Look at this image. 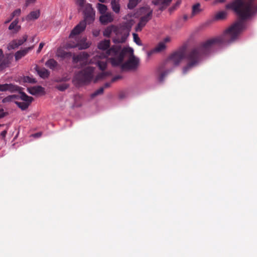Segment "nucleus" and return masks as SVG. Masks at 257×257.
<instances>
[{"label": "nucleus", "instance_id": "nucleus-1", "mask_svg": "<svg viewBox=\"0 0 257 257\" xmlns=\"http://www.w3.org/2000/svg\"><path fill=\"white\" fill-rule=\"evenodd\" d=\"M107 54L108 56H114L111 59V63L114 66L121 64L124 58L128 56L129 57L128 60L121 66L122 70H135L139 66L140 60L134 55V50L132 48L121 49L119 45L114 46L107 51Z\"/></svg>", "mask_w": 257, "mask_h": 257}, {"label": "nucleus", "instance_id": "nucleus-2", "mask_svg": "<svg viewBox=\"0 0 257 257\" xmlns=\"http://www.w3.org/2000/svg\"><path fill=\"white\" fill-rule=\"evenodd\" d=\"M131 27L127 24L117 28L113 25L108 27L103 32V35L109 37L111 33L115 34V37L113 38V42L115 44L124 43L129 36Z\"/></svg>", "mask_w": 257, "mask_h": 257}, {"label": "nucleus", "instance_id": "nucleus-3", "mask_svg": "<svg viewBox=\"0 0 257 257\" xmlns=\"http://www.w3.org/2000/svg\"><path fill=\"white\" fill-rule=\"evenodd\" d=\"M94 71V67L87 66L75 74L73 81L77 84L88 83L91 81L93 77Z\"/></svg>", "mask_w": 257, "mask_h": 257}, {"label": "nucleus", "instance_id": "nucleus-4", "mask_svg": "<svg viewBox=\"0 0 257 257\" xmlns=\"http://www.w3.org/2000/svg\"><path fill=\"white\" fill-rule=\"evenodd\" d=\"M185 55L184 54V53L182 51H179L176 52L172 54L169 58L165 62L164 65L159 69V71H161L162 69L165 68L166 66L169 65H173L174 66H177L179 65L181 61L185 58Z\"/></svg>", "mask_w": 257, "mask_h": 257}, {"label": "nucleus", "instance_id": "nucleus-5", "mask_svg": "<svg viewBox=\"0 0 257 257\" xmlns=\"http://www.w3.org/2000/svg\"><path fill=\"white\" fill-rule=\"evenodd\" d=\"M88 57V54L85 52H82L78 55H74L72 57L74 67L78 69L82 68L83 64L86 62Z\"/></svg>", "mask_w": 257, "mask_h": 257}, {"label": "nucleus", "instance_id": "nucleus-6", "mask_svg": "<svg viewBox=\"0 0 257 257\" xmlns=\"http://www.w3.org/2000/svg\"><path fill=\"white\" fill-rule=\"evenodd\" d=\"M18 91L20 94V99L25 102L15 101V103L22 110H25L28 108L34 99L32 97L27 95L25 92L21 91V90Z\"/></svg>", "mask_w": 257, "mask_h": 257}, {"label": "nucleus", "instance_id": "nucleus-7", "mask_svg": "<svg viewBox=\"0 0 257 257\" xmlns=\"http://www.w3.org/2000/svg\"><path fill=\"white\" fill-rule=\"evenodd\" d=\"M84 20L86 22V24H90L93 22L95 20V11L92 7V5L90 4L86 5L84 10Z\"/></svg>", "mask_w": 257, "mask_h": 257}, {"label": "nucleus", "instance_id": "nucleus-8", "mask_svg": "<svg viewBox=\"0 0 257 257\" xmlns=\"http://www.w3.org/2000/svg\"><path fill=\"white\" fill-rule=\"evenodd\" d=\"M4 58V55L2 49H0V71L3 70L7 67H8L11 63V60L13 59V56L11 54H6V57Z\"/></svg>", "mask_w": 257, "mask_h": 257}, {"label": "nucleus", "instance_id": "nucleus-9", "mask_svg": "<svg viewBox=\"0 0 257 257\" xmlns=\"http://www.w3.org/2000/svg\"><path fill=\"white\" fill-rule=\"evenodd\" d=\"M86 22L84 21H81L71 31L70 34V37H73L74 36L78 35L83 32L86 28Z\"/></svg>", "mask_w": 257, "mask_h": 257}, {"label": "nucleus", "instance_id": "nucleus-10", "mask_svg": "<svg viewBox=\"0 0 257 257\" xmlns=\"http://www.w3.org/2000/svg\"><path fill=\"white\" fill-rule=\"evenodd\" d=\"M22 88L12 84H0V91H10L11 92L20 91Z\"/></svg>", "mask_w": 257, "mask_h": 257}, {"label": "nucleus", "instance_id": "nucleus-11", "mask_svg": "<svg viewBox=\"0 0 257 257\" xmlns=\"http://www.w3.org/2000/svg\"><path fill=\"white\" fill-rule=\"evenodd\" d=\"M172 0H153L152 3L155 6H160L159 10L163 11L170 4Z\"/></svg>", "mask_w": 257, "mask_h": 257}, {"label": "nucleus", "instance_id": "nucleus-12", "mask_svg": "<svg viewBox=\"0 0 257 257\" xmlns=\"http://www.w3.org/2000/svg\"><path fill=\"white\" fill-rule=\"evenodd\" d=\"M113 20V17L110 13H107L102 15L99 17L100 23L103 25H106L109 23H111Z\"/></svg>", "mask_w": 257, "mask_h": 257}, {"label": "nucleus", "instance_id": "nucleus-13", "mask_svg": "<svg viewBox=\"0 0 257 257\" xmlns=\"http://www.w3.org/2000/svg\"><path fill=\"white\" fill-rule=\"evenodd\" d=\"M27 90L31 94L35 95L40 93H44L45 89L41 86H36L28 88Z\"/></svg>", "mask_w": 257, "mask_h": 257}, {"label": "nucleus", "instance_id": "nucleus-14", "mask_svg": "<svg viewBox=\"0 0 257 257\" xmlns=\"http://www.w3.org/2000/svg\"><path fill=\"white\" fill-rule=\"evenodd\" d=\"M86 39L83 38L81 41H80L79 42H78L76 45H71L70 44H69V46L71 48H75L78 47L79 50H84L88 48L90 44L85 42Z\"/></svg>", "mask_w": 257, "mask_h": 257}, {"label": "nucleus", "instance_id": "nucleus-15", "mask_svg": "<svg viewBox=\"0 0 257 257\" xmlns=\"http://www.w3.org/2000/svg\"><path fill=\"white\" fill-rule=\"evenodd\" d=\"M34 47V46L32 47H29L28 48H26L23 50H19L17 51L15 55V59L16 61L19 60L21 58H22L23 57L25 56L29 52V50L32 49Z\"/></svg>", "mask_w": 257, "mask_h": 257}, {"label": "nucleus", "instance_id": "nucleus-16", "mask_svg": "<svg viewBox=\"0 0 257 257\" xmlns=\"http://www.w3.org/2000/svg\"><path fill=\"white\" fill-rule=\"evenodd\" d=\"M38 74L42 78H47L50 75V72L45 68H40L38 66L35 67Z\"/></svg>", "mask_w": 257, "mask_h": 257}, {"label": "nucleus", "instance_id": "nucleus-17", "mask_svg": "<svg viewBox=\"0 0 257 257\" xmlns=\"http://www.w3.org/2000/svg\"><path fill=\"white\" fill-rule=\"evenodd\" d=\"M166 49V45L164 42H160L158 45L152 50L148 53L149 56H151L155 52H160Z\"/></svg>", "mask_w": 257, "mask_h": 257}, {"label": "nucleus", "instance_id": "nucleus-18", "mask_svg": "<svg viewBox=\"0 0 257 257\" xmlns=\"http://www.w3.org/2000/svg\"><path fill=\"white\" fill-rule=\"evenodd\" d=\"M40 16V10H37L35 11L31 12L26 17V20L27 21H30L35 20L39 18Z\"/></svg>", "mask_w": 257, "mask_h": 257}, {"label": "nucleus", "instance_id": "nucleus-19", "mask_svg": "<svg viewBox=\"0 0 257 257\" xmlns=\"http://www.w3.org/2000/svg\"><path fill=\"white\" fill-rule=\"evenodd\" d=\"M111 6L112 11L116 14H118L120 12V5L118 0H111Z\"/></svg>", "mask_w": 257, "mask_h": 257}, {"label": "nucleus", "instance_id": "nucleus-20", "mask_svg": "<svg viewBox=\"0 0 257 257\" xmlns=\"http://www.w3.org/2000/svg\"><path fill=\"white\" fill-rule=\"evenodd\" d=\"M18 23L19 20L18 19L15 20L9 26V29L10 30H14L16 33L18 32L21 29V26L18 25Z\"/></svg>", "mask_w": 257, "mask_h": 257}, {"label": "nucleus", "instance_id": "nucleus-21", "mask_svg": "<svg viewBox=\"0 0 257 257\" xmlns=\"http://www.w3.org/2000/svg\"><path fill=\"white\" fill-rule=\"evenodd\" d=\"M57 55L58 57L62 58H66L71 57L72 54L70 52H67L63 50L59 49L57 51Z\"/></svg>", "mask_w": 257, "mask_h": 257}, {"label": "nucleus", "instance_id": "nucleus-22", "mask_svg": "<svg viewBox=\"0 0 257 257\" xmlns=\"http://www.w3.org/2000/svg\"><path fill=\"white\" fill-rule=\"evenodd\" d=\"M45 65L51 69H54L57 66L58 63L54 59H50L45 63Z\"/></svg>", "mask_w": 257, "mask_h": 257}, {"label": "nucleus", "instance_id": "nucleus-23", "mask_svg": "<svg viewBox=\"0 0 257 257\" xmlns=\"http://www.w3.org/2000/svg\"><path fill=\"white\" fill-rule=\"evenodd\" d=\"M110 45L109 40H104L103 41L100 42L98 45V49L100 50H106L109 47Z\"/></svg>", "mask_w": 257, "mask_h": 257}, {"label": "nucleus", "instance_id": "nucleus-24", "mask_svg": "<svg viewBox=\"0 0 257 257\" xmlns=\"http://www.w3.org/2000/svg\"><path fill=\"white\" fill-rule=\"evenodd\" d=\"M147 9L149 10V12L146 15L142 17L141 18V20L145 23H147V22L151 19L153 14V10H150V8H147Z\"/></svg>", "mask_w": 257, "mask_h": 257}, {"label": "nucleus", "instance_id": "nucleus-25", "mask_svg": "<svg viewBox=\"0 0 257 257\" xmlns=\"http://www.w3.org/2000/svg\"><path fill=\"white\" fill-rule=\"evenodd\" d=\"M97 8L99 12L102 15L105 14L107 10V8L106 6L99 3H98L97 4Z\"/></svg>", "mask_w": 257, "mask_h": 257}, {"label": "nucleus", "instance_id": "nucleus-26", "mask_svg": "<svg viewBox=\"0 0 257 257\" xmlns=\"http://www.w3.org/2000/svg\"><path fill=\"white\" fill-rule=\"evenodd\" d=\"M111 75V73L110 72H101L98 74L95 80V82H96L97 80L100 79H103L106 78V77L110 76Z\"/></svg>", "mask_w": 257, "mask_h": 257}, {"label": "nucleus", "instance_id": "nucleus-27", "mask_svg": "<svg viewBox=\"0 0 257 257\" xmlns=\"http://www.w3.org/2000/svg\"><path fill=\"white\" fill-rule=\"evenodd\" d=\"M142 0H130L127 4V7L129 9H133Z\"/></svg>", "mask_w": 257, "mask_h": 257}, {"label": "nucleus", "instance_id": "nucleus-28", "mask_svg": "<svg viewBox=\"0 0 257 257\" xmlns=\"http://www.w3.org/2000/svg\"><path fill=\"white\" fill-rule=\"evenodd\" d=\"M19 47V46L16 42V40H14L9 43L7 46V49L8 50L10 51L18 48Z\"/></svg>", "mask_w": 257, "mask_h": 257}, {"label": "nucleus", "instance_id": "nucleus-29", "mask_svg": "<svg viewBox=\"0 0 257 257\" xmlns=\"http://www.w3.org/2000/svg\"><path fill=\"white\" fill-rule=\"evenodd\" d=\"M172 69H168L163 72H161L159 77V80L160 82H163L164 80L165 77L170 72H171Z\"/></svg>", "mask_w": 257, "mask_h": 257}, {"label": "nucleus", "instance_id": "nucleus-30", "mask_svg": "<svg viewBox=\"0 0 257 257\" xmlns=\"http://www.w3.org/2000/svg\"><path fill=\"white\" fill-rule=\"evenodd\" d=\"M21 13V10L20 9H18L14 11L13 13L11 14V18H10V20H7L5 22V24L9 23L15 17V16H19L20 15Z\"/></svg>", "mask_w": 257, "mask_h": 257}, {"label": "nucleus", "instance_id": "nucleus-31", "mask_svg": "<svg viewBox=\"0 0 257 257\" xmlns=\"http://www.w3.org/2000/svg\"><path fill=\"white\" fill-rule=\"evenodd\" d=\"M200 5L199 3H197L192 7V16L198 14L200 11Z\"/></svg>", "mask_w": 257, "mask_h": 257}, {"label": "nucleus", "instance_id": "nucleus-32", "mask_svg": "<svg viewBox=\"0 0 257 257\" xmlns=\"http://www.w3.org/2000/svg\"><path fill=\"white\" fill-rule=\"evenodd\" d=\"M227 16V13L225 11H221L217 13L215 16L216 20H223Z\"/></svg>", "mask_w": 257, "mask_h": 257}, {"label": "nucleus", "instance_id": "nucleus-33", "mask_svg": "<svg viewBox=\"0 0 257 257\" xmlns=\"http://www.w3.org/2000/svg\"><path fill=\"white\" fill-rule=\"evenodd\" d=\"M104 91V87H101L97 90L95 91L93 93L91 94V98H94L97 95L103 94Z\"/></svg>", "mask_w": 257, "mask_h": 257}, {"label": "nucleus", "instance_id": "nucleus-34", "mask_svg": "<svg viewBox=\"0 0 257 257\" xmlns=\"http://www.w3.org/2000/svg\"><path fill=\"white\" fill-rule=\"evenodd\" d=\"M69 84L67 83H63L57 85L56 88L60 91H63L69 87Z\"/></svg>", "mask_w": 257, "mask_h": 257}, {"label": "nucleus", "instance_id": "nucleus-35", "mask_svg": "<svg viewBox=\"0 0 257 257\" xmlns=\"http://www.w3.org/2000/svg\"><path fill=\"white\" fill-rule=\"evenodd\" d=\"M146 23L142 21L140 19L139 23L138 24L136 28V31L137 32L141 31L142 30L143 28L146 25Z\"/></svg>", "mask_w": 257, "mask_h": 257}, {"label": "nucleus", "instance_id": "nucleus-36", "mask_svg": "<svg viewBox=\"0 0 257 257\" xmlns=\"http://www.w3.org/2000/svg\"><path fill=\"white\" fill-rule=\"evenodd\" d=\"M98 66L101 70H104L106 67V62L105 61H98L97 63Z\"/></svg>", "mask_w": 257, "mask_h": 257}, {"label": "nucleus", "instance_id": "nucleus-37", "mask_svg": "<svg viewBox=\"0 0 257 257\" xmlns=\"http://www.w3.org/2000/svg\"><path fill=\"white\" fill-rule=\"evenodd\" d=\"M24 81L25 82H29L30 83H35L37 82V81L35 78H31L30 76L24 77Z\"/></svg>", "mask_w": 257, "mask_h": 257}, {"label": "nucleus", "instance_id": "nucleus-38", "mask_svg": "<svg viewBox=\"0 0 257 257\" xmlns=\"http://www.w3.org/2000/svg\"><path fill=\"white\" fill-rule=\"evenodd\" d=\"M28 36L25 35L23 36V39L16 40V42L19 46H21L24 42H25L27 40Z\"/></svg>", "mask_w": 257, "mask_h": 257}, {"label": "nucleus", "instance_id": "nucleus-39", "mask_svg": "<svg viewBox=\"0 0 257 257\" xmlns=\"http://www.w3.org/2000/svg\"><path fill=\"white\" fill-rule=\"evenodd\" d=\"M133 37H134V41L136 42V43L138 45H142V43L141 42L140 39L139 37H138V35L137 34L134 33L133 34Z\"/></svg>", "mask_w": 257, "mask_h": 257}, {"label": "nucleus", "instance_id": "nucleus-40", "mask_svg": "<svg viewBox=\"0 0 257 257\" xmlns=\"http://www.w3.org/2000/svg\"><path fill=\"white\" fill-rule=\"evenodd\" d=\"M14 101L13 98H12V95H9L7 97H6L5 98H4L3 100H2V102L3 103H6V102H11V101Z\"/></svg>", "mask_w": 257, "mask_h": 257}, {"label": "nucleus", "instance_id": "nucleus-41", "mask_svg": "<svg viewBox=\"0 0 257 257\" xmlns=\"http://www.w3.org/2000/svg\"><path fill=\"white\" fill-rule=\"evenodd\" d=\"M36 0H26L25 6L28 7L31 4L34 3Z\"/></svg>", "mask_w": 257, "mask_h": 257}, {"label": "nucleus", "instance_id": "nucleus-42", "mask_svg": "<svg viewBox=\"0 0 257 257\" xmlns=\"http://www.w3.org/2000/svg\"><path fill=\"white\" fill-rule=\"evenodd\" d=\"M7 112H5L4 111L3 109H0V118H3L5 117L6 115H7Z\"/></svg>", "mask_w": 257, "mask_h": 257}, {"label": "nucleus", "instance_id": "nucleus-43", "mask_svg": "<svg viewBox=\"0 0 257 257\" xmlns=\"http://www.w3.org/2000/svg\"><path fill=\"white\" fill-rule=\"evenodd\" d=\"M7 134V130H5V131H3L1 133L0 137L2 138V139H5V137L6 136Z\"/></svg>", "mask_w": 257, "mask_h": 257}, {"label": "nucleus", "instance_id": "nucleus-44", "mask_svg": "<svg viewBox=\"0 0 257 257\" xmlns=\"http://www.w3.org/2000/svg\"><path fill=\"white\" fill-rule=\"evenodd\" d=\"M44 43L41 42V43L40 44L39 46V48H38V50H37V52L38 53H39V52L41 51V50H42V49L43 48V47H44Z\"/></svg>", "mask_w": 257, "mask_h": 257}, {"label": "nucleus", "instance_id": "nucleus-45", "mask_svg": "<svg viewBox=\"0 0 257 257\" xmlns=\"http://www.w3.org/2000/svg\"><path fill=\"white\" fill-rule=\"evenodd\" d=\"M121 78V76L120 75L115 76V77H114L112 78L111 82H113L116 81L117 80L120 79Z\"/></svg>", "mask_w": 257, "mask_h": 257}, {"label": "nucleus", "instance_id": "nucleus-46", "mask_svg": "<svg viewBox=\"0 0 257 257\" xmlns=\"http://www.w3.org/2000/svg\"><path fill=\"white\" fill-rule=\"evenodd\" d=\"M85 2V0H77L78 4L81 7H82L84 5Z\"/></svg>", "mask_w": 257, "mask_h": 257}, {"label": "nucleus", "instance_id": "nucleus-47", "mask_svg": "<svg viewBox=\"0 0 257 257\" xmlns=\"http://www.w3.org/2000/svg\"><path fill=\"white\" fill-rule=\"evenodd\" d=\"M12 95L13 100H16V99H20V95H16V94H13V95Z\"/></svg>", "mask_w": 257, "mask_h": 257}, {"label": "nucleus", "instance_id": "nucleus-48", "mask_svg": "<svg viewBox=\"0 0 257 257\" xmlns=\"http://www.w3.org/2000/svg\"><path fill=\"white\" fill-rule=\"evenodd\" d=\"M170 40H171L170 38L169 37H167L164 39V41H162V42H164V44H165L166 43L170 42Z\"/></svg>", "mask_w": 257, "mask_h": 257}, {"label": "nucleus", "instance_id": "nucleus-49", "mask_svg": "<svg viewBox=\"0 0 257 257\" xmlns=\"http://www.w3.org/2000/svg\"><path fill=\"white\" fill-rule=\"evenodd\" d=\"M111 82H106L104 84V86L103 87H104V89L105 88H108L109 87H110V85H111Z\"/></svg>", "mask_w": 257, "mask_h": 257}, {"label": "nucleus", "instance_id": "nucleus-50", "mask_svg": "<svg viewBox=\"0 0 257 257\" xmlns=\"http://www.w3.org/2000/svg\"><path fill=\"white\" fill-rule=\"evenodd\" d=\"M125 94L124 93L121 92L119 94V98L123 99V98H125Z\"/></svg>", "mask_w": 257, "mask_h": 257}, {"label": "nucleus", "instance_id": "nucleus-51", "mask_svg": "<svg viewBox=\"0 0 257 257\" xmlns=\"http://www.w3.org/2000/svg\"><path fill=\"white\" fill-rule=\"evenodd\" d=\"M176 6H172V7H171L170 9H169V11L170 13H172L173 11H174L175 9H176Z\"/></svg>", "mask_w": 257, "mask_h": 257}, {"label": "nucleus", "instance_id": "nucleus-52", "mask_svg": "<svg viewBox=\"0 0 257 257\" xmlns=\"http://www.w3.org/2000/svg\"><path fill=\"white\" fill-rule=\"evenodd\" d=\"M93 35L95 37H97L99 35V31H95L93 32Z\"/></svg>", "mask_w": 257, "mask_h": 257}, {"label": "nucleus", "instance_id": "nucleus-53", "mask_svg": "<svg viewBox=\"0 0 257 257\" xmlns=\"http://www.w3.org/2000/svg\"><path fill=\"white\" fill-rule=\"evenodd\" d=\"M225 2V0H217L216 2L218 3H224Z\"/></svg>", "mask_w": 257, "mask_h": 257}, {"label": "nucleus", "instance_id": "nucleus-54", "mask_svg": "<svg viewBox=\"0 0 257 257\" xmlns=\"http://www.w3.org/2000/svg\"><path fill=\"white\" fill-rule=\"evenodd\" d=\"M180 4V2L178 1L174 6H175L176 7L177 6H179Z\"/></svg>", "mask_w": 257, "mask_h": 257}, {"label": "nucleus", "instance_id": "nucleus-55", "mask_svg": "<svg viewBox=\"0 0 257 257\" xmlns=\"http://www.w3.org/2000/svg\"><path fill=\"white\" fill-rule=\"evenodd\" d=\"M183 19L184 20H187L188 19V16L187 15H184L183 17Z\"/></svg>", "mask_w": 257, "mask_h": 257}, {"label": "nucleus", "instance_id": "nucleus-56", "mask_svg": "<svg viewBox=\"0 0 257 257\" xmlns=\"http://www.w3.org/2000/svg\"><path fill=\"white\" fill-rule=\"evenodd\" d=\"M98 1L102 3H104L106 2V0H98Z\"/></svg>", "mask_w": 257, "mask_h": 257}, {"label": "nucleus", "instance_id": "nucleus-57", "mask_svg": "<svg viewBox=\"0 0 257 257\" xmlns=\"http://www.w3.org/2000/svg\"><path fill=\"white\" fill-rule=\"evenodd\" d=\"M68 79L66 78H62L61 80H60V81H66Z\"/></svg>", "mask_w": 257, "mask_h": 257}, {"label": "nucleus", "instance_id": "nucleus-58", "mask_svg": "<svg viewBox=\"0 0 257 257\" xmlns=\"http://www.w3.org/2000/svg\"><path fill=\"white\" fill-rule=\"evenodd\" d=\"M35 136H37V137L40 136H41V133H37V134H35Z\"/></svg>", "mask_w": 257, "mask_h": 257}, {"label": "nucleus", "instance_id": "nucleus-59", "mask_svg": "<svg viewBox=\"0 0 257 257\" xmlns=\"http://www.w3.org/2000/svg\"><path fill=\"white\" fill-rule=\"evenodd\" d=\"M35 36H34L33 37H32V40H31V42H34V39H35Z\"/></svg>", "mask_w": 257, "mask_h": 257}, {"label": "nucleus", "instance_id": "nucleus-60", "mask_svg": "<svg viewBox=\"0 0 257 257\" xmlns=\"http://www.w3.org/2000/svg\"><path fill=\"white\" fill-rule=\"evenodd\" d=\"M4 124H0V126H4Z\"/></svg>", "mask_w": 257, "mask_h": 257}]
</instances>
